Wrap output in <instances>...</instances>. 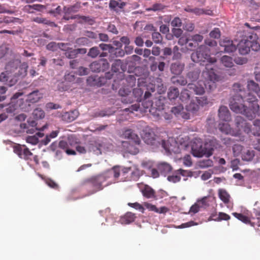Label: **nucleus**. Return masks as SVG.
I'll use <instances>...</instances> for the list:
<instances>
[{
  "label": "nucleus",
  "instance_id": "f257e3e1",
  "mask_svg": "<svg viewBox=\"0 0 260 260\" xmlns=\"http://www.w3.org/2000/svg\"><path fill=\"white\" fill-rule=\"evenodd\" d=\"M232 96L230 100V107L231 110L237 113H241L250 120L255 115L260 116L259 105L256 96L246 91L239 83H235L233 86Z\"/></svg>",
  "mask_w": 260,
  "mask_h": 260
},
{
  "label": "nucleus",
  "instance_id": "f03ea898",
  "mask_svg": "<svg viewBox=\"0 0 260 260\" xmlns=\"http://www.w3.org/2000/svg\"><path fill=\"white\" fill-rule=\"evenodd\" d=\"M122 137L128 139V141L122 142V146L126 148V151L131 154H136L139 152V149L136 147L141 143L139 136L131 129H125Z\"/></svg>",
  "mask_w": 260,
  "mask_h": 260
},
{
  "label": "nucleus",
  "instance_id": "7ed1b4c3",
  "mask_svg": "<svg viewBox=\"0 0 260 260\" xmlns=\"http://www.w3.org/2000/svg\"><path fill=\"white\" fill-rule=\"evenodd\" d=\"M235 125L240 130L249 134L250 133L254 135H260V120L255 119L253 122V127L248 123L242 117L237 116L235 119Z\"/></svg>",
  "mask_w": 260,
  "mask_h": 260
},
{
  "label": "nucleus",
  "instance_id": "20e7f679",
  "mask_svg": "<svg viewBox=\"0 0 260 260\" xmlns=\"http://www.w3.org/2000/svg\"><path fill=\"white\" fill-rule=\"evenodd\" d=\"M205 69L202 72V76L205 79L204 85L210 90L215 88V82L218 81L220 77L215 73L212 63H206Z\"/></svg>",
  "mask_w": 260,
  "mask_h": 260
},
{
  "label": "nucleus",
  "instance_id": "39448f33",
  "mask_svg": "<svg viewBox=\"0 0 260 260\" xmlns=\"http://www.w3.org/2000/svg\"><path fill=\"white\" fill-rule=\"evenodd\" d=\"M210 49L205 45H201L197 50L191 55V60L194 62H199L204 65L203 63H213L216 61L215 57H211L210 55Z\"/></svg>",
  "mask_w": 260,
  "mask_h": 260
},
{
  "label": "nucleus",
  "instance_id": "423d86ee",
  "mask_svg": "<svg viewBox=\"0 0 260 260\" xmlns=\"http://www.w3.org/2000/svg\"><path fill=\"white\" fill-rule=\"evenodd\" d=\"M105 183V186H109L112 184L118 182L120 176V170L118 166H114L111 169L100 174Z\"/></svg>",
  "mask_w": 260,
  "mask_h": 260
},
{
  "label": "nucleus",
  "instance_id": "0eeeda50",
  "mask_svg": "<svg viewBox=\"0 0 260 260\" xmlns=\"http://www.w3.org/2000/svg\"><path fill=\"white\" fill-rule=\"evenodd\" d=\"M23 95L22 92H18L14 94L11 99V102L6 108L8 113H13L18 108L23 109L25 101L23 99L20 98Z\"/></svg>",
  "mask_w": 260,
  "mask_h": 260
},
{
  "label": "nucleus",
  "instance_id": "6e6552de",
  "mask_svg": "<svg viewBox=\"0 0 260 260\" xmlns=\"http://www.w3.org/2000/svg\"><path fill=\"white\" fill-rule=\"evenodd\" d=\"M103 179L100 175H99L84 180L82 182V184L83 185L90 184L93 188L92 193H94L102 190L106 186H105V183Z\"/></svg>",
  "mask_w": 260,
  "mask_h": 260
},
{
  "label": "nucleus",
  "instance_id": "1a4fd4ad",
  "mask_svg": "<svg viewBox=\"0 0 260 260\" xmlns=\"http://www.w3.org/2000/svg\"><path fill=\"white\" fill-rule=\"evenodd\" d=\"M253 37L251 35L245 36L241 40L237 45L239 53L242 55H245L249 53L250 48H252L255 42L252 40Z\"/></svg>",
  "mask_w": 260,
  "mask_h": 260
},
{
  "label": "nucleus",
  "instance_id": "9d476101",
  "mask_svg": "<svg viewBox=\"0 0 260 260\" xmlns=\"http://www.w3.org/2000/svg\"><path fill=\"white\" fill-rule=\"evenodd\" d=\"M142 138L145 143L148 145H157V143H159L153 129L149 126L145 127L143 129Z\"/></svg>",
  "mask_w": 260,
  "mask_h": 260
},
{
  "label": "nucleus",
  "instance_id": "9b49d317",
  "mask_svg": "<svg viewBox=\"0 0 260 260\" xmlns=\"http://www.w3.org/2000/svg\"><path fill=\"white\" fill-rule=\"evenodd\" d=\"M14 152L21 158L25 160L31 159L33 154L25 145L18 144L14 147Z\"/></svg>",
  "mask_w": 260,
  "mask_h": 260
},
{
  "label": "nucleus",
  "instance_id": "f8f14e48",
  "mask_svg": "<svg viewBox=\"0 0 260 260\" xmlns=\"http://www.w3.org/2000/svg\"><path fill=\"white\" fill-rule=\"evenodd\" d=\"M191 151L193 156L201 157L206 153V149L203 146L201 139H195L191 145Z\"/></svg>",
  "mask_w": 260,
  "mask_h": 260
},
{
  "label": "nucleus",
  "instance_id": "ddd939ff",
  "mask_svg": "<svg viewBox=\"0 0 260 260\" xmlns=\"http://www.w3.org/2000/svg\"><path fill=\"white\" fill-rule=\"evenodd\" d=\"M109 67V64L106 59H101L90 63L89 68L93 72H104Z\"/></svg>",
  "mask_w": 260,
  "mask_h": 260
},
{
  "label": "nucleus",
  "instance_id": "4468645a",
  "mask_svg": "<svg viewBox=\"0 0 260 260\" xmlns=\"http://www.w3.org/2000/svg\"><path fill=\"white\" fill-rule=\"evenodd\" d=\"M219 45L221 47L223 48L224 51L225 53L234 52L237 49V45L234 44L233 41L228 38L221 40L219 42Z\"/></svg>",
  "mask_w": 260,
  "mask_h": 260
},
{
  "label": "nucleus",
  "instance_id": "2eb2a0df",
  "mask_svg": "<svg viewBox=\"0 0 260 260\" xmlns=\"http://www.w3.org/2000/svg\"><path fill=\"white\" fill-rule=\"evenodd\" d=\"M119 94L122 97L121 101L125 104L131 103L133 102L131 90L128 88H121L119 90Z\"/></svg>",
  "mask_w": 260,
  "mask_h": 260
},
{
  "label": "nucleus",
  "instance_id": "dca6fc26",
  "mask_svg": "<svg viewBox=\"0 0 260 260\" xmlns=\"http://www.w3.org/2000/svg\"><path fill=\"white\" fill-rule=\"evenodd\" d=\"M219 129L225 134H230L232 136H237L241 134V131L238 128L236 132L232 129L230 125L228 123H220L218 125Z\"/></svg>",
  "mask_w": 260,
  "mask_h": 260
},
{
  "label": "nucleus",
  "instance_id": "f3484780",
  "mask_svg": "<svg viewBox=\"0 0 260 260\" xmlns=\"http://www.w3.org/2000/svg\"><path fill=\"white\" fill-rule=\"evenodd\" d=\"M80 6L79 4H76L73 6H71L70 7H64L63 8V11L64 13V15L63 16V19L67 20H69L71 19H76L78 15L76 16H70L69 15L72 13H75L77 12L80 9Z\"/></svg>",
  "mask_w": 260,
  "mask_h": 260
},
{
  "label": "nucleus",
  "instance_id": "a211bd4d",
  "mask_svg": "<svg viewBox=\"0 0 260 260\" xmlns=\"http://www.w3.org/2000/svg\"><path fill=\"white\" fill-rule=\"evenodd\" d=\"M218 115L221 120L228 122L231 120L230 112L226 106H221L219 107Z\"/></svg>",
  "mask_w": 260,
  "mask_h": 260
},
{
  "label": "nucleus",
  "instance_id": "6ab92c4d",
  "mask_svg": "<svg viewBox=\"0 0 260 260\" xmlns=\"http://www.w3.org/2000/svg\"><path fill=\"white\" fill-rule=\"evenodd\" d=\"M144 206L150 211H153L157 213H166L168 211V209L164 206L160 207L159 209L157 208L155 205H152L148 202H145Z\"/></svg>",
  "mask_w": 260,
  "mask_h": 260
},
{
  "label": "nucleus",
  "instance_id": "aec40b11",
  "mask_svg": "<svg viewBox=\"0 0 260 260\" xmlns=\"http://www.w3.org/2000/svg\"><path fill=\"white\" fill-rule=\"evenodd\" d=\"M78 116V112L77 110H73L64 113L62 117L63 120L70 122L75 120Z\"/></svg>",
  "mask_w": 260,
  "mask_h": 260
},
{
  "label": "nucleus",
  "instance_id": "412c9836",
  "mask_svg": "<svg viewBox=\"0 0 260 260\" xmlns=\"http://www.w3.org/2000/svg\"><path fill=\"white\" fill-rule=\"evenodd\" d=\"M126 3L122 2L121 0H110L109 2V8L112 10L118 11L120 9H123Z\"/></svg>",
  "mask_w": 260,
  "mask_h": 260
},
{
  "label": "nucleus",
  "instance_id": "4be33fe9",
  "mask_svg": "<svg viewBox=\"0 0 260 260\" xmlns=\"http://www.w3.org/2000/svg\"><path fill=\"white\" fill-rule=\"evenodd\" d=\"M102 144L96 142H92L88 144V150L89 152H93L95 154L99 155L102 153L101 147Z\"/></svg>",
  "mask_w": 260,
  "mask_h": 260
},
{
  "label": "nucleus",
  "instance_id": "5701e85b",
  "mask_svg": "<svg viewBox=\"0 0 260 260\" xmlns=\"http://www.w3.org/2000/svg\"><path fill=\"white\" fill-rule=\"evenodd\" d=\"M42 97V94L38 90H37L28 95L27 100L29 103H35L38 102Z\"/></svg>",
  "mask_w": 260,
  "mask_h": 260
},
{
  "label": "nucleus",
  "instance_id": "b1692460",
  "mask_svg": "<svg viewBox=\"0 0 260 260\" xmlns=\"http://www.w3.org/2000/svg\"><path fill=\"white\" fill-rule=\"evenodd\" d=\"M184 68V64L180 62L172 63L171 66V72L175 75H180Z\"/></svg>",
  "mask_w": 260,
  "mask_h": 260
},
{
  "label": "nucleus",
  "instance_id": "393cba45",
  "mask_svg": "<svg viewBox=\"0 0 260 260\" xmlns=\"http://www.w3.org/2000/svg\"><path fill=\"white\" fill-rule=\"evenodd\" d=\"M201 73V70L198 68H194L192 70L190 71L187 74V77L191 82L197 81Z\"/></svg>",
  "mask_w": 260,
  "mask_h": 260
},
{
  "label": "nucleus",
  "instance_id": "a878e982",
  "mask_svg": "<svg viewBox=\"0 0 260 260\" xmlns=\"http://www.w3.org/2000/svg\"><path fill=\"white\" fill-rule=\"evenodd\" d=\"M57 146L59 148L63 149L65 151L69 148V145L68 142L61 140L58 143L57 142H54L51 144L50 145V148L52 150L55 151L57 148Z\"/></svg>",
  "mask_w": 260,
  "mask_h": 260
},
{
  "label": "nucleus",
  "instance_id": "bb28decb",
  "mask_svg": "<svg viewBox=\"0 0 260 260\" xmlns=\"http://www.w3.org/2000/svg\"><path fill=\"white\" fill-rule=\"evenodd\" d=\"M157 169L162 174L166 175L172 170L171 166L167 162H161L157 165Z\"/></svg>",
  "mask_w": 260,
  "mask_h": 260
},
{
  "label": "nucleus",
  "instance_id": "cd10ccee",
  "mask_svg": "<svg viewBox=\"0 0 260 260\" xmlns=\"http://www.w3.org/2000/svg\"><path fill=\"white\" fill-rule=\"evenodd\" d=\"M125 68V66L120 59H116L112 63L111 69L112 71L116 73L119 72L120 70H121L122 71H124Z\"/></svg>",
  "mask_w": 260,
  "mask_h": 260
},
{
  "label": "nucleus",
  "instance_id": "c85d7f7f",
  "mask_svg": "<svg viewBox=\"0 0 260 260\" xmlns=\"http://www.w3.org/2000/svg\"><path fill=\"white\" fill-rule=\"evenodd\" d=\"M136 216L134 213L132 212H127L123 216H122L120 221L122 224H129L135 220Z\"/></svg>",
  "mask_w": 260,
  "mask_h": 260
},
{
  "label": "nucleus",
  "instance_id": "c756f323",
  "mask_svg": "<svg viewBox=\"0 0 260 260\" xmlns=\"http://www.w3.org/2000/svg\"><path fill=\"white\" fill-rule=\"evenodd\" d=\"M143 90L140 88H134L132 92V96L133 98V101L141 102L143 99Z\"/></svg>",
  "mask_w": 260,
  "mask_h": 260
},
{
  "label": "nucleus",
  "instance_id": "7c9ffc66",
  "mask_svg": "<svg viewBox=\"0 0 260 260\" xmlns=\"http://www.w3.org/2000/svg\"><path fill=\"white\" fill-rule=\"evenodd\" d=\"M214 200V198L208 196L202 198L201 199L198 200V203L201 207L206 208L210 205V203Z\"/></svg>",
  "mask_w": 260,
  "mask_h": 260
},
{
  "label": "nucleus",
  "instance_id": "2f4dec72",
  "mask_svg": "<svg viewBox=\"0 0 260 260\" xmlns=\"http://www.w3.org/2000/svg\"><path fill=\"white\" fill-rule=\"evenodd\" d=\"M16 22L20 23L21 22V20L18 18L9 16H4V17L0 18V25L3 23L9 24Z\"/></svg>",
  "mask_w": 260,
  "mask_h": 260
},
{
  "label": "nucleus",
  "instance_id": "473e14b6",
  "mask_svg": "<svg viewBox=\"0 0 260 260\" xmlns=\"http://www.w3.org/2000/svg\"><path fill=\"white\" fill-rule=\"evenodd\" d=\"M234 217L238 219L239 220L241 221L243 223L245 224H250L252 226H254V223L251 222L250 219L246 216L241 214L238 213L237 212H234L232 213Z\"/></svg>",
  "mask_w": 260,
  "mask_h": 260
},
{
  "label": "nucleus",
  "instance_id": "72a5a7b5",
  "mask_svg": "<svg viewBox=\"0 0 260 260\" xmlns=\"http://www.w3.org/2000/svg\"><path fill=\"white\" fill-rule=\"evenodd\" d=\"M187 88L193 90L197 94L202 95L205 92V89L204 87L200 85H197L194 84H188L187 85Z\"/></svg>",
  "mask_w": 260,
  "mask_h": 260
},
{
  "label": "nucleus",
  "instance_id": "f704fd0d",
  "mask_svg": "<svg viewBox=\"0 0 260 260\" xmlns=\"http://www.w3.org/2000/svg\"><path fill=\"white\" fill-rule=\"evenodd\" d=\"M32 21L39 24H45L50 25L52 27L56 26V24L53 22L50 21L45 18L37 17L33 18Z\"/></svg>",
  "mask_w": 260,
  "mask_h": 260
},
{
  "label": "nucleus",
  "instance_id": "c9c22d12",
  "mask_svg": "<svg viewBox=\"0 0 260 260\" xmlns=\"http://www.w3.org/2000/svg\"><path fill=\"white\" fill-rule=\"evenodd\" d=\"M172 82L178 85L184 86L187 83L186 79L182 76H173L171 78Z\"/></svg>",
  "mask_w": 260,
  "mask_h": 260
},
{
  "label": "nucleus",
  "instance_id": "e433bc0d",
  "mask_svg": "<svg viewBox=\"0 0 260 260\" xmlns=\"http://www.w3.org/2000/svg\"><path fill=\"white\" fill-rule=\"evenodd\" d=\"M143 195L147 198H153L155 196L154 190L148 185H146L142 190Z\"/></svg>",
  "mask_w": 260,
  "mask_h": 260
},
{
  "label": "nucleus",
  "instance_id": "4c0bfd02",
  "mask_svg": "<svg viewBox=\"0 0 260 260\" xmlns=\"http://www.w3.org/2000/svg\"><path fill=\"white\" fill-rule=\"evenodd\" d=\"M247 88L250 91L255 92L257 94H258V92L260 91L259 85L253 80L248 81Z\"/></svg>",
  "mask_w": 260,
  "mask_h": 260
},
{
  "label": "nucleus",
  "instance_id": "58836bf2",
  "mask_svg": "<svg viewBox=\"0 0 260 260\" xmlns=\"http://www.w3.org/2000/svg\"><path fill=\"white\" fill-rule=\"evenodd\" d=\"M218 195L220 199L225 204H228L230 201V196L228 192L224 189H219Z\"/></svg>",
  "mask_w": 260,
  "mask_h": 260
},
{
  "label": "nucleus",
  "instance_id": "ea45409f",
  "mask_svg": "<svg viewBox=\"0 0 260 260\" xmlns=\"http://www.w3.org/2000/svg\"><path fill=\"white\" fill-rule=\"evenodd\" d=\"M221 62L222 64L227 68H231L234 66L232 57L224 55L220 59Z\"/></svg>",
  "mask_w": 260,
  "mask_h": 260
},
{
  "label": "nucleus",
  "instance_id": "a19ab883",
  "mask_svg": "<svg viewBox=\"0 0 260 260\" xmlns=\"http://www.w3.org/2000/svg\"><path fill=\"white\" fill-rule=\"evenodd\" d=\"M179 91L177 88L171 87L169 88L168 92V96L170 100L176 99L179 96Z\"/></svg>",
  "mask_w": 260,
  "mask_h": 260
},
{
  "label": "nucleus",
  "instance_id": "79ce46f5",
  "mask_svg": "<svg viewBox=\"0 0 260 260\" xmlns=\"http://www.w3.org/2000/svg\"><path fill=\"white\" fill-rule=\"evenodd\" d=\"M64 45L63 43H56L54 42H51L46 46V49L50 51H56L59 47H62Z\"/></svg>",
  "mask_w": 260,
  "mask_h": 260
},
{
  "label": "nucleus",
  "instance_id": "37998d69",
  "mask_svg": "<svg viewBox=\"0 0 260 260\" xmlns=\"http://www.w3.org/2000/svg\"><path fill=\"white\" fill-rule=\"evenodd\" d=\"M32 116L36 119H40L44 117L45 113L42 109L40 108H37L34 110Z\"/></svg>",
  "mask_w": 260,
  "mask_h": 260
},
{
  "label": "nucleus",
  "instance_id": "c03bdc74",
  "mask_svg": "<svg viewBox=\"0 0 260 260\" xmlns=\"http://www.w3.org/2000/svg\"><path fill=\"white\" fill-rule=\"evenodd\" d=\"M20 126L22 128L26 129V132L28 134H34L38 129H41L42 131L44 130L43 127L41 128H39L37 127H34L33 126L32 127H29L27 126L26 123L21 124Z\"/></svg>",
  "mask_w": 260,
  "mask_h": 260
},
{
  "label": "nucleus",
  "instance_id": "a18cd8bd",
  "mask_svg": "<svg viewBox=\"0 0 260 260\" xmlns=\"http://www.w3.org/2000/svg\"><path fill=\"white\" fill-rule=\"evenodd\" d=\"M188 89H184L180 93V99L183 102H187L190 97V93Z\"/></svg>",
  "mask_w": 260,
  "mask_h": 260
},
{
  "label": "nucleus",
  "instance_id": "49530a36",
  "mask_svg": "<svg viewBox=\"0 0 260 260\" xmlns=\"http://www.w3.org/2000/svg\"><path fill=\"white\" fill-rule=\"evenodd\" d=\"M100 53V51L98 47H93L89 49L88 52V56L92 58L97 57Z\"/></svg>",
  "mask_w": 260,
  "mask_h": 260
},
{
  "label": "nucleus",
  "instance_id": "de8ad7c7",
  "mask_svg": "<svg viewBox=\"0 0 260 260\" xmlns=\"http://www.w3.org/2000/svg\"><path fill=\"white\" fill-rule=\"evenodd\" d=\"M75 42L79 45L85 46L87 45L90 43V41L88 38L84 36L83 37L77 39L75 41Z\"/></svg>",
  "mask_w": 260,
  "mask_h": 260
},
{
  "label": "nucleus",
  "instance_id": "09e8293b",
  "mask_svg": "<svg viewBox=\"0 0 260 260\" xmlns=\"http://www.w3.org/2000/svg\"><path fill=\"white\" fill-rule=\"evenodd\" d=\"M212 11L210 10H205L203 9L194 8H193V14L197 15H200L204 14L210 15Z\"/></svg>",
  "mask_w": 260,
  "mask_h": 260
},
{
  "label": "nucleus",
  "instance_id": "8fccbe9b",
  "mask_svg": "<svg viewBox=\"0 0 260 260\" xmlns=\"http://www.w3.org/2000/svg\"><path fill=\"white\" fill-rule=\"evenodd\" d=\"M152 39L156 44L160 43L162 40L161 34L158 32H154L152 34Z\"/></svg>",
  "mask_w": 260,
  "mask_h": 260
},
{
  "label": "nucleus",
  "instance_id": "3c124183",
  "mask_svg": "<svg viewBox=\"0 0 260 260\" xmlns=\"http://www.w3.org/2000/svg\"><path fill=\"white\" fill-rule=\"evenodd\" d=\"M44 6L40 4H35L32 5H27L25 7V9L28 11L29 13H33L32 11H30V9H34L37 11H40Z\"/></svg>",
  "mask_w": 260,
  "mask_h": 260
},
{
  "label": "nucleus",
  "instance_id": "603ef678",
  "mask_svg": "<svg viewBox=\"0 0 260 260\" xmlns=\"http://www.w3.org/2000/svg\"><path fill=\"white\" fill-rule=\"evenodd\" d=\"M77 51L76 49H73L71 48L67 50V51L65 52L64 54L65 56L68 58H75L77 55Z\"/></svg>",
  "mask_w": 260,
  "mask_h": 260
},
{
  "label": "nucleus",
  "instance_id": "864d4df0",
  "mask_svg": "<svg viewBox=\"0 0 260 260\" xmlns=\"http://www.w3.org/2000/svg\"><path fill=\"white\" fill-rule=\"evenodd\" d=\"M235 142V140L231 138L226 137L222 139V143L227 147L233 146Z\"/></svg>",
  "mask_w": 260,
  "mask_h": 260
},
{
  "label": "nucleus",
  "instance_id": "5fc2aeb1",
  "mask_svg": "<svg viewBox=\"0 0 260 260\" xmlns=\"http://www.w3.org/2000/svg\"><path fill=\"white\" fill-rule=\"evenodd\" d=\"M128 205L131 207H132L133 208H135L137 210H139L142 213H144V210H145L144 208L143 207V206L142 205H141L139 203H137V202H136L134 203H128Z\"/></svg>",
  "mask_w": 260,
  "mask_h": 260
},
{
  "label": "nucleus",
  "instance_id": "6e6d98bb",
  "mask_svg": "<svg viewBox=\"0 0 260 260\" xmlns=\"http://www.w3.org/2000/svg\"><path fill=\"white\" fill-rule=\"evenodd\" d=\"M211 38L218 39L221 36L220 31L218 28H215L209 34Z\"/></svg>",
  "mask_w": 260,
  "mask_h": 260
},
{
  "label": "nucleus",
  "instance_id": "4d7b16f0",
  "mask_svg": "<svg viewBox=\"0 0 260 260\" xmlns=\"http://www.w3.org/2000/svg\"><path fill=\"white\" fill-rule=\"evenodd\" d=\"M190 40H192V42H195L197 44L201 42L203 40V37L202 35L196 34L191 36L190 38Z\"/></svg>",
  "mask_w": 260,
  "mask_h": 260
},
{
  "label": "nucleus",
  "instance_id": "13d9d810",
  "mask_svg": "<svg viewBox=\"0 0 260 260\" xmlns=\"http://www.w3.org/2000/svg\"><path fill=\"white\" fill-rule=\"evenodd\" d=\"M230 219V216L224 213L219 212L218 217L214 219V220L220 221L222 220H228Z\"/></svg>",
  "mask_w": 260,
  "mask_h": 260
},
{
  "label": "nucleus",
  "instance_id": "bf43d9fd",
  "mask_svg": "<svg viewBox=\"0 0 260 260\" xmlns=\"http://www.w3.org/2000/svg\"><path fill=\"white\" fill-rule=\"evenodd\" d=\"M64 80L69 82H73L75 80V76L73 73L66 74L64 76Z\"/></svg>",
  "mask_w": 260,
  "mask_h": 260
},
{
  "label": "nucleus",
  "instance_id": "052dcab7",
  "mask_svg": "<svg viewBox=\"0 0 260 260\" xmlns=\"http://www.w3.org/2000/svg\"><path fill=\"white\" fill-rule=\"evenodd\" d=\"M165 8V6L160 3H156L152 5L151 7L149 9V10L156 11L162 10Z\"/></svg>",
  "mask_w": 260,
  "mask_h": 260
},
{
  "label": "nucleus",
  "instance_id": "680f3d73",
  "mask_svg": "<svg viewBox=\"0 0 260 260\" xmlns=\"http://www.w3.org/2000/svg\"><path fill=\"white\" fill-rule=\"evenodd\" d=\"M26 142L32 145H36L39 142V139L36 136H28L26 138Z\"/></svg>",
  "mask_w": 260,
  "mask_h": 260
},
{
  "label": "nucleus",
  "instance_id": "e2e57ef3",
  "mask_svg": "<svg viewBox=\"0 0 260 260\" xmlns=\"http://www.w3.org/2000/svg\"><path fill=\"white\" fill-rule=\"evenodd\" d=\"M200 207L201 206H200V204L198 202L195 203L192 206H191V207H190L189 212V213H190V214L193 213L194 214L198 213L200 210Z\"/></svg>",
  "mask_w": 260,
  "mask_h": 260
},
{
  "label": "nucleus",
  "instance_id": "0e129e2a",
  "mask_svg": "<svg viewBox=\"0 0 260 260\" xmlns=\"http://www.w3.org/2000/svg\"><path fill=\"white\" fill-rule=\"evenodd\" d=\"M183 110V107L181 105L174 107L171 109V112L175 115L179 114Z\"/></svg>",
  "mask_w": 260,
  "mask_h": 260
},
{
  "label": "nucleus",
  "instance_id": "69168bd1",
  "mask_svg": "<svg viewBox=\"0 0 260 260\" xmlns=\"http://www.w3.org/2000/svg\"><path fill=\"white\" fill-rule=\"evenodd\" d=\"M167 179L170 182L176 183L180 180L181 177L179 175H173L171 176H169Z\"/></svg>",
  "mask_w": 260,
  "mask_h": 260
},
{
  "label": "nucleus",
  "instance_id": "338daca9",
  "mask_svg": "<svg viewBox=\"0 0 260 260\" xmlns=\"http://www.w3.org/2000/svg\"><path fill=\"white\" fill-rule=\"evenodd\" d=\"M240 164V160L238 159H235L231 162V167L233 171L237 170L239 169V165Z\"/></svg>",
  "mask_w": 260,
  "mask_h": 260
},
{
  "label": "nucleus",
  "instance_id": "774afa93",
  "mask_svg": "<svg viewBox=\"0 0 260 260\" xmlns=\"http://www.w3.org/2000/svg\"><path fill=\"white\" fill-rule=\"evenodd\" d=\"M27 68H28L27 63L26 62L22 63L20 66V69L21 70V73L19 74V75H22V76L26 75V73H27Z\"/></svg>",
  "mask_w": 260,
  "mask_h": 260
}]
</instances>
